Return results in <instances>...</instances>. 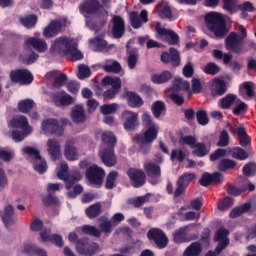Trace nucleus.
I'll list each match as a JSON object with an SVG mask.
<instances>
[{"label":"nucleus","mask_w":256,"mask_h":256,"mask_svg":"<svg viewBox=\"0 0 256 256\" xmlns=\"http://www.w3.org/2000/svg\"><path fill=\"white\" fill-rule=\"evenodd\" d=\"M142 125L145 129L143 135L137 134L134 136L133 141L140 147V153L147 155L151 151V143L157 139L159 135V124L153 122L151 114L149 112H143L141 116Z\"/></svg>","instance_id":"nucleus-1"},{"label":"nucleus","mask_w":256,"mask_h":256,"mask_svg":"<svg viewBox=\"0 0 256 256\" xmlns=\"http://www.w3.org/2000/svg\"><path fill=\"white\" fill-rule=\"evenodd\" d=\"M79 11L86 19V26L89 29H95V22L93 19L99 18L107 21L108 12L101 6L99 0H84L79 5Z\"/></svg>","instance_id":"nucleus-2"},{"label":"nucleus","mask_w":256,"mask_h":256,"mask_svg":"<svg viewBox=\"0 0 256 256\" xmlns=\"http://www.w3.org/2000/svg\"><path fill=\"white\" fill-rule=\"evenodd\" d=\"M115 145H117V138L113 135V132H103L99 157L106 167H115V165H117V156L115 155L114 149Z\"/></svg>","instance_id":"nucleus-3"},{"label":"nucleus","mask_w":256,"mask_h":256,"mask_svg":"<svg viewBox=\"0 0 256 256\" xmlns=\"http://www.w3.org/2000/svg\"><path fill=\"white\" fill-rule=\"evenodd\" d=\"M206 27L214 33L215 37L223 38L227 35L225 17L219 12H209L205 15Z\"/></svg>","instance_id":"nucleus-4"},{"label":"nucleus","mask_w":256,"mask_h":256,"mask_svg":"<svg viewBox=\"0 0 256 256\" xmlns=\"http://www.w3.org/2000/svg\"><path fill=\"white\" fill-rule=\"evenodd\" d=\"M9 127H14L15 129H21L22 132L13 131L12 139L19 143L27 137V135H31L33 133V128L29 125V121L25 116H15L10 122Z\"/></svg>","instance_id":"nucleus-5"},{"label":"nucleus","mask_w":256,"mask_h":256,"mask_svg":"<svg viewBox=\"0 0 256 256\" xmlns=\"http://www.w3.org/2000/svg\"><path fill=\"white\" fill-rule=\"evenodd\" d=\"M236 29L240 31L241 35L232 32L226 38V49L227 51H231V53H243V45H241L243 39L247 37V30L245 26L241 24H236Z\"/></svg>","instance_id":"nucleus-6"},{"label":"nucleus","mask_w":256,"mask_h":256,"mask_svg":"<svg viewBox=\"0 0 256 256\" xmlns=\"http://www.w3.org/2000/svg\"><path fill=\"white\" fill-rule=\"evenodd\" d=\"M69 123L68 119L57 120L55 118H48L41 122V131L44 135H62L63 127Z\"/></svg>","instance_id":"nucleus-7"},{"label":"nucleus","mask_w":256,"mask_h":256,"mask_svg":"<svg viewBox=\"0 0 256 256\" xmlns=\"http://www.w3.org/2000/svg\"><path fill=\"white\" fill-rule=\"evenodd\" d=\"M68 239L70 243H76V251L80 255L91 256V255H95V253L99 251V245H97L96 243L89 244L87 239L78 241L77 234L74 232H71L68 235Z\"/></svg>","instance_id":"nucleus-8"},{"label":"nucleus","mask_w":256,"mask_h":256,"mask_svg":"<svg viewBox=\"0 0 256 256\" xmlns=\"http://www.w3.org/2000/svg\"><path fill=\"white\" fill-rule=\"evenodd\" d=\"M75 39L69 37H59L52 41L50 53L53 55H69L71 47H75Z\"/></svg>","instance_id":"nucleus-9"},{"label":"nucleus","mask_w":256,"mask_h":256,"mask_svg":"<svg viewBox=\"0 0 256 256\" xmlns=\"http://www.w3.org/2000/svg\"><path fill=\"white\" fill-rule=\"evenodd\" d=\"M22 153L25 157H28V159H32L34 170L37 171V173L43 174L47 171V162L34 147L27 146L22 149Z\"/></svg>","instance_id":"nucleus-10"},{"label":"nucleus","mask_w":256,"mask_h":256,"mask_svg":"<svg viewBox=\"0 0 256 256\" xmlns=\"http://www.w3.org/2000/svg\"><path fill=\"white\" fill-rule=\"evenodd\" d=\"M57 177L58 179H61L63 182H65L66 189H70L73 187V184L76 183V181H81V172H75L73 176L69 175V166L67 165V162L62 161L60 162V165L57 167Z\"/></svg>","instance_id":"nucleus-11"},{"label":"nucleus","mask_w":256,"mask_h":256,"mask_svg":"<svg viewBox=\"0 0 256 256\" xmlns=\"http://www.w3.org/2000/svg\"><path fill=\"white\" fill-rule=\"evenodd\" d=\"M180 143L182 145H189V147L193 149V154L196 155V157H205V155H209V147H207L205 143L197 142V139L193 136L181 137Z\"/></svg>","instance_id":"nucleus-12"},{"label":"nucleus","mask_w":256,"mask_h":256,"mask_svg":"<svg viewBox=\"0 0 256 256\" xmlns=\"http://www.w3.org/2000/svg\"><path fill=\"white\" fill-rule=\"evenodd\" d=\"M156 32L158 39L165 41V43H168L169 45H177V43H179V36L177 33L161 26V23L159 22L156 23Z\"/></svg>","instance_id":"nucleus-13"},{"label":"nucleus","mask_w":256,"mask_h":256,"mask_svg":"<svg viewBox=\"0 0 256 256\" xmlns=\"http://www.w3.org/2000/svg\"><path fill=\"white\" fill-rule=\"evenodd\" d=\"M86 179L90 185H101L105 179V170L97 165H92L86 170Z\"/></svg>","instance_id":"nucleus-14"},{"label":"nucleus","mask_w":256,"mask_h":256,"mask_svg":"<svg viewBox=\"0 0 256 256\" xmlns=\"http://www.w3.org/2000/svg\"><path fill=\"white\" fill-rule=\"evenodd\" d=\"M228 235H229V230L223 229V228L218 230L215 234L214 239L219 244L217 245L214 252L210 251L206 254V256H217V255H219V253H221L223 251V249H225V247H227V245H229V238H227Z\"/></svg>","instance_id":"nucleus-15"},{"label":"nucleus","mask_w":256,"mask_h":256,"mask_svg":"<svg viewBox=\"0 0 256 256\" xmlns=\"http://www.w3.org/2000/svg\"><path fill=\"white\" fill-rule=\"evenodd\" d=\"M10 80L12 83H20V85H31L33 83V74L27 69H18L10 72Z\"/></svg>","instance_id":"nucleus-16"},{"label":"nucleus","mask_w":256,"mask_h":256,"mask_svg":"<svg viewBox=\"0 0 256 256\" xmlns=\"http://www.w3.org/2000/svg\"><path fill=\"white\" fill-rule=\"evenodd\" d=\"M122 121L125 131H134L139 125V114L134 111L125 110L122 112Z\"/></svg>","instance_id":"nucleus-17"},{"label":"nucleus","mask_w":256,"mask_h":256,"mask_svg":"<svg viewBox=\"0 0 256 256\" xmlns=\"http://www.w3.org/2000/svg\"><path fill=\"white\" fill-rule=\"evenodd\" d=\"M50 97L54 105L62 109H65V107H69L70 105H73V103H75V98H73L65 91L53 93Z\"/></svg>","instance_id":"nucleus-18"},{"label":"nucleus","mask_w":256,"mask_h":256,"mask_svg":"<svg viewBox=\"0 0 256 256\" xmlns=\"http://www.w3.org/2000/svg\"><path fill=\"white\" fill-rule=\"evenodd\" d=\"M41 37L40 33H36L35 37H30L25 41V51H29V49H35L38 53H45L47 51L48 46L47 42L44 39H39Z\"/></svg>","instance_id":"nucleus-19"},{"label":"nucleus","mask_w":256,"mask_h":256,"mask_svg":"<svg viewBox=\"0 0 256 256\" xmlns=\"http://www.w3.org/2000/svg\"><path fill=\"white\" fill-rule=\"evenodd\" d=\"M67 20H56L52 21L43 31V37L46 39H51L53 37H57L63 27H66Z\"/></svg>","instance_id":"nucleus-20"},{"label":"nucleus","mask_w":256,"mask_h":256,"mask_svg":"<svg viewBox=\"0 0 256 256\" xmlns=\"http://www.w3.org/2000/svg\"><path fill=\"white\" fill-rule=\"evenodd\" d=\"M195 179H197V177L194 173H184L180 176L177 181V188L174 191V197H180V195H183V193H185V189L189 186V183H191V181H195Z\"/></svg>","instance_id":"nucleus-21"},{"label":"nucleus","mask_w":256,"mask_h":256,"mask_svg":"<svg viewBox=\"0 0 256 256\" xmlns=\"http://www.w3.org/2000/svg\"><path fill=\"white\" fill-rule=\"evenodd\" d=\"M148 239L154 241L160 249L167 247V244L169 243V239H167L165 233L159 228L150 229L148 232Z\"/></svg>","instance_id":"nucleus-22"},{"label":"nucleus","mask_w":256,"mask_h":256,"mask_svg":"<svg viewBox=\"0 0 256 256\" xmlns=\"http://www.w3.org/2000/svg\"><path fill=\"white\" fill-rule=\"evenodd\" d=\"M46 147L52 161L61 159V142L59 140L53 138L48 139L46 142Z\"/></svg>","instance_id":"nucleus-23"},{"label":"nucleus","mask_w":256,"mask_h":256,"mask_svg":"<svg viewBox=\"0 0 256 256\" xmlns=\"http://www.w3.org/2000/svg\"><path fill=\"white\" fill-rule=\"evenodd\" d=\"M46 81H53V87H63L67 82V75L61 73L59 70L50 71L45 75Z\"/></svg>","instance_id":"nucleus-24"},{"label":"nucleus","mask_w":256,"mask_h":256,"mask_svg":"<svg viewBox=\"0 0 256 256\" xmlns=\"http://www.w3.org/2000/svg\"><path fill=\"white\" fill-rule=\"evenodd\" d=\"M41 241L44 243H54L56 247H61L63 245V237L59 234H54L51 236V230L43 229L40 231Z\"/></svg>","instance_id":"nucleus-25"},{"label":"nucleus","mask_w":256,"mask_h":256,"mask_svg":"<svg viewBox=\"0 0 256 256\" xmlns=\"http://www.w3.org/2000/svg\"><path fill=\"white\" fill-rule=\"evenodd\" d=\"M127 173L129 179L132 181L133 187L145 185V173L142 170L130 168Z\"/></svg>","instance_id":"nucleus-26"},{"label":"nucleus","mask_w":256,"mask_h":256,"mask_svg":"<svg viewBox=\"0 0 256 256\" xmlns=\"http://www.w3.org/2000/svg\"><path fill=\"white\" fill-rule=\"evenodd\" d=\"M64 156L67 159V161L79 160V152H77V148L75 147V140H68L66 142Z\"/></svg>","instance_id":"nucleus-27"},{"label":"nucleus","mask_w":256,"mask_h":256,"mask_svg":"<svg viewBox=\"0 0 256 256\" xmlns=\"http://www.w3.org/2000/svg\"><path fill=\"white\" fill-rule=\"evenodd\" d=\"M112 22H113L112 35L116 39L123 37V33H125V22L123 21V18H121V16H113Z\"/></svg>","instance_id":"nucleus-28"},{"label":"nucleus","mask_w":256,"mask_h":256,"mask_svg":"<svg viewBox=\"0 0 256 256\" xmlns=\"http://www.w3.org/2000/svg\"><path fill=\"white\" fill-rule=\"evenodd\" d=\"M161 61L163 63H172L173 67H179L181 58L179 57V52L177 50L170 48V55L167 52H163L161 55Z\"/></svg>","instance_id":"nucleus-29"},{"label":"nucleus","mask_w":256,"mask_h":256,"mask_svg":"<svg viewBox=\"0 0 256 256\" xmlns=\"http://www.w3.org/2000/svg\"><path fill=\"white\" fill-rule=\"evenodd\" d=\"M129 17H130V22H131L133 29H139V27H141V25H143V23H147V21H148L147 12L145 10L141 11L140 17H139V14L136 12H131L129 14Z\"/></svg>","instance_id":"nucleus-30"},{"label":"nucleus","mask_w":256,"mask_h":256,"mask_svg":"<svg viewBox=\"0 0 256 256\" xmlns=\"http://www.w3.org/2000/svg\"><path fill=\"white\" fill-rule=\"evenodd\" d=\"M15 209L11 204H8L4 207V215H2V221L5 227H11L15 223Z\"/></svg>","instance_id":"nucleus-31"},{"label":"nucleus","mask_w":256,"mask_h":256,"mask_svg":"<svg viewBox=\"0 0 256 256\" xmlns=\"http://www.w3.org/2000/svg\"><path fill=\"white\" fill-rule=\"evenodd\" d=\"M126 99L129 107H132V109H139V107H143V98L135 92H127Z\"/></svg>","instance_id":"nucleus-32"},{"label":"nucleus","mask_w":256,"mask_h":256,"mask_svg":"<svg viewBox=\"0 0 256 256\" xmlns=\"http://www.w3.org/2000/svg\"><path fill=\"white\" fill-rule=\"evenodd\" d=\"M99 67L106 73H121V64L115 60H106L99 64Z\"/></svg>","instance_id":"nucleus-33"},{"label":"nucleus","mask_w":256,"mask_h":256,"mask_svg":"<svg viewBox=\"0 0 256 256\" xmlns=\"http://www.w3.org/2000/svg\"><path fill=\"white\" fill-rule=\"evenodd\" d=\"M71 119L74 123H84L86 116L85 109H83V106L75 105L72 108Z\"/></svg>","instance_id":"nucleus-34"},{"label":"nucleus","mask_w":256,"mask_h":256,"mask_svg":"<svg viewBox=\"0 0 256 256\" xmlns=\"http://www.w3.org/2000/svg\"><path fill=\"white\" fill-rule=\"evenodd\" d=\"M212 95H223L227 91V85L225 81L216 78L211 85Z\"/></svg>","instance_id":"nucleus-35"},{"label":"nucleus","mask_w":256,"mask_h":256,"mask_svg":"<svg viewBox=\"0 0 256 256\" xmlns=\"http://www.w3.org/2000/svg\"><path fill=\"white\" fill-rule=\"evenodd\" d=\"M104 87H111V89L121 90V78L116 76H105L102 79Z\"/></svg>","instance_id":"nucleus-36"},{"label":"nucleus","mask_w":256,"mask_h":256,"mask_svg":"<svg viewBox=\"0 0 256 256\" xmlns=\"http://www.w3.org/2000/svg\"><path fill=\"white\" fill-rule=\"evenodd\" d=\"M240 95L244 99H251L255 96V91H253V82H244L240 85Z\"/></svg>","instance_id":"nucleus-37"},{"label":"nucleus","mask_w":256,"mask_h":256,"mask_svg":"<svg viewBox=\"0 0 256 256\" xmlns=\"http://www.w3.org/2000/svg\"><path fill=\"white\" fill-rule=\"evenodd\" d=\"M187 231H189V226H185L174 231L172 234L174 243H186Z\"/></svg>","instance_id":"nucleus-38"},{"label":"nucleus","mask_w":256,"mask_h":256,"mask_svg":"<svg viewBox=\"0 0 256 256\" xmlns=\"http://www.w3.org/2000/svg\"><path fill=\"white\" fill-rule=\"evenodd\" d=\"M76 233L80 235H92L93 237H101V231L94 226L84 225L81 228H76Z\"/></svg>","instance_id":"nucleus-39"},{"label":"nucleus","mask_w":256,"mask_h":256,"mask_svg":"<svg viewBox=\"0 0 256 256\" xmlns=\"http://www.w3.org/2000/svg\"><path fill=\"white\" fill-rule=\"evenodd\" d=\"M221 179V173L216 172L214 174H204L200 179V185L202 187H207L208 185H211L213 181H220Z\"/></svg>","instance_id":"nucleus-40"},{"label":"nucleus","mask_w":256,"mask_h":256,"mask_svg":"<svg viewBox=\"0 0 256 256\" xmlns=\"http://www.w3.org/2000/svg\"><path fill=\"white\" fill-rule=\"evenodd\" d=\"M173 77V74L169 71H164L161 74H154L152 75V83H156V85H161V83H167L171 78Z\"/></svg>","instance_id":"nucleus-41"},{"label":"nucleus","mask_w":256,"mask_h":256,"mask_svg":"<svg viewBox=\"0 0 256 256\" xmlns=\"http://www.w3.org/2000/svg\"><path fill=\"white\" fill-rule=\"evenodd\" d=\"M238 97L233 94H228L224 98H222L219 102L221 109H229V107H233L237 101Z\"/></svg>","instance_id":"nucleus-42"},{"label":"nucleus","mask_w":256,"mask_h":256,"mask_svg":"<svg viewBox=\"0 0 256 256\" xmlns=\"http://www.w3.org/2000/svg\"><path fill=\"white\" fill-rule=\"evenodd\" d=\"M151 111L155 119H159L163 113H165V103L162 101H156L152 104Z\"/></svg>","instance_id":"nucleus-43"},{"label":"nucleus","mask_w":256,"mask_h":256,"mask_svg":"<svg viewBox=\"0 0 256 256\" xmlns=\"http://www.w3.org/2000/svg\"><path fill=\"white\" fill-rule=\"evenodd\" d=\"M189 82L182 80L181 78H175L171 91H189Z\"/></svg>","instance_id":"nucleus-44"},{"label":"nucleus","mask_w":256,"mask_h":256,"mask_svg":"<svg viewBox=\"0 0 256 256\" xmlns=\"http://www.w3.org/2000/svg\"><path fill=\"white\" fill-rule=\"evenodd\" d=\"M236 133L238 135V139L240 141L241 147H247L251 140L249 139V136L247 135V132H245V128L243 127H238L236 129Z\"/></svg>","instance_id":"nucleus-45"},{"label":"nucleus","mask_w":256,"mask_h":256,"mask_svg":"<svg viewBox=\"0 0 256 256\" xmlns=\"http://www.w3.org/2000/svg\"><path fill=\"white\" fill-rule=\"evenodd\" d=\"M232 113L233 115H242V113H246L247 112V104L243 101H241V99H236V102H234V106Z\"/></svg>","instance_id":"nucleus-46"},{"label":"nucleus","mask_w":256,"mask_h":256,"mask_svg":"<svg viewBox=\"0 0 256 256\" xmlns=\"http://www.w3.org/2000/svg\"><path fill=\"white\" fill-rule=\"evenodd\" d=\"M35 107V102L31 99H25L21 100L18 103V109L21 111V113H29Z\"/></svg>","instance_id":"nucleus-47"},{"label":"nucleus","mask_w":256,"mask_h":256,"mask_svg":"<svg viewBox=\"0 0 256 256\" xmlns=\"http://www.w3.org/2000/svg\"><path fill=\"white\" fill-rule=\"evenodd\" d=\"M89 43L94 51H103L107 48V42L102 38L90 39Z\"/></svg>","instance_id":"nucleus-48"},{"label":"nucleus","mask_w":256,"mask_h":256,"mask_svg":"<svg viewBox=\"0 0 256 256\" xmlns=\"http://www.w3.org/2000/svg\"><path fill=\"white\" fill-rule=\"evenodd\" d=\"M240 11L242 12L241 18L247 19V13H254L256 11L255 6L251 2H244L239 6Z\"/></svg>","instance_id":"nucleus-49"},{"label":"nucleus","mask_w":256,"mask_h":256,"mask_svg":"<svg viewBox=\"0 0 256 256\" xmlns=\"http://www.w3.org/2000/svg\"><path fill=\"white\" fill-rule=\"evenodd\" d=\"M233 159H238L239 161H245L249 158V154L241 147H236L231 151Z\"/></svg>","instance_id":"nucleus-50"},{"label":"nucleus","mask_w":256,"mask_h":256,"mask_svg":"<svg viewBox=\"0 0 256 256\" xmlns=\"http://www.w3.org/2000/svg\"><path fill=\"white\" fill-rule=\"evenodd\" d=\"M72 61H81L83 59V53L77 49V41L74 42V46L70 48L68 54Z\"/></svg>","instance_id":"nucleus-51"},{"label":"nucleus","mask_w":256,"mask_h":256,"mask_svg":"<svg viewBox=\"0 0 256 256\" xmlns=\"http://www.w3.org/2000/svg\"><path fill=\"white\" fill-rule=\"evenodd\" d=\"M86 215L89 219H95L98 215H101V204L96 203L86 209Z\"/></svg>","instance_id":"nucleus-52"},{"label":"nucleus","mask_w":256,"mask_h":256,"mask_svg":"<svg viewBox=\"0 0 256 256\" xmlns=\"http://www.w3.org/2000/svg\"><path fill=\"white\" fill-rule=\"evenodd\" d=\"M20 23L27 29H31V27H35V25H37V16L29 15L24 18H20Z\"/></svg>","instance_id":"nucleus-53"},{"label":"nucleus","mask_w":256,"mask_h":256,"mask_svg":"<svg viewBox=\"0 0 256 256\" xmlns=\"http://www.w3.org/2000/svg\"><path fill=\"white\" fill-rule=\"evenodd\" d=\"M117 109H119V104L117 103L105 104L100 107V112L102 115H112L117 112Z\"/></svg>","instance_id":"nucleus-54"},{"label":"nucleus","mask_w":256,"mask_h":256,"mask_svg":"<svg viewBox=\"0 0 256 256\" xmlns=\"http://www.w3.org/2000/svg\"><path fill=\"white\" fill-rule=\"evenodd\" d=\"M144 169H145L147 175H150V176L161 175V168H159L158 165H155L153 163H145Z\"/></svg>","instance_id":"nucleus-55"},{"label":"nucleus","mask_w":256,"mask_h":256,"mask_svg":"<svg viewBox=\"0 0 256 256\" xmlns=\"http://www.w3.org/2000/svg\"><path fill=\"white\" fill-rule=\"evenodd\" d=\"M202 71L206 75H217L221 71V68L217 64L210 62L202 68Z\"/></svg>","instance_id":"nucleus-56"},{"label":"nucleus","mask_w":256,"mask_h":256,"mask_svg":"<svg viewBox=\"0 0 256 256\" xmlns=\"http://www.w3.org/2000/svg\"><path fill=\"white\" fill-rule=\"evenodd\" d=\"M77 77L78 79H87L91 77V68L85 64H80L78 66Z\"/></svg>","instance_id":"nucleus-57"},{"label":"nucleus","mask_w":256,"mask_h":256,"mask_svg":"<svg viewBox=\"0 0 256 256\" xmlns=\"http://www.w3.org/2000/svg\"><path fill=\"white\" fill-rule=\"evenodd\" d=\"M201 253V244L193 243L184 251V256H197Z\"/></svg>","instance_id":"nucleus-58"},{"label":"nucleus","mask_w":256,"mask_h":256,"mask_svg":"<svg viewBox=\"0 0 256 256\" xmlns=\"http://www.w3.org/2000/svg\"><path fill=\"white\" fill-rule=\"evenodd\" d=\"M250 209H251V204L246 203L238 208H234L230 212V217L235 219V217H239L240 215H243V213H245L246 211H249Z\"/></svg>","instance_id":"nucleus-59"},{"label":"nucleus","mask_w":256,"mask_h":256,"mask_svg":"<svg viewBox=\"0 0 256 256\" xmlns=\"http://www.w3.org/2000/svg\"><path fill=\"white\" fill-rule=\"evenodd\" d=\"M213 57H215V59H223L225 65L231 63V59H233V56L230 54H223L221 50H213Z\"/></svg>","instance_id":"nucleus-60"},{"label":"nucleus","mask_w":256,"mask_h":256,"mask_svg":"<svg viewBox=\"0 0 256 256\" xmlns=\"http://www.w3.org/2000/svg\"><path fill=\"white\" fill-rule=\"evenodd\" d=\"M223 9L229 13H235L237 11V0H224Z\"/></svg>","instance_id":"nucleus-61"},{"label":"nucleus","mask_w":256,"mask_h":256,"mask_svg":"<svg viewBox=\"0 0 256 256\" xmlns=\"http://www.w3.org/2000/svg\"><path fill=\"white\" fill-rule=\"evenodd\" d=\"M171 161H178L179 163H183L185 161V154L180 149L172 150L170 155Z\"/></svg>","instance_id":"nucleus-62"},{"label":"nucleus","mask_w":256,"mask_h":256,"mask_svg":"<svg viewBox=\"0 0 256 256\" xmlns=\"http://www.w3.org/2000/svg\"><path fill=\"white\" fill-rule=\"evenodd\" d=\"M237 164H235V161L229 160V159H223L220 161L218 167L220 171H227V169H233Z\"/></svg>","instance_id":"nucleus-63"},{"label":"nucleus","mask_w":256,"mask_h":256,"mask_svg":"<svg viewBox=\"0 0 256 256\" xmlns=\"http://www.w3.org/2000/svg\"><path fill=\"white\" fill-rule=\"evenodd\" d=\"M243 173L246 177H251L252 175H256V164L249 163L243 167Z\"/></svg>","instance_id":"nucleus-64"}]
</instances>
